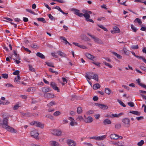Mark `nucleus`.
Segmentation results:
<instances>
[{"instance_id":"bb28decb","label":"nucleus","mask_w":146,"mask_h":146,"mask_svg":"<svg viewBox=\"0 0 146 146\" xmlns=\"http://www.w3.org/2000/svg\"><path fill=\"white\" fill-rule=\"evenodd\" d=\"M100 87V85L98 83H96L93 86V88L94 89L96 90L99 88Z\"/></svg>"},{"instance_id":"ddd939ff","label":"nucleus","mask_w":146,"mask_h":146,"mask_svg":"<svg viewBox=\"0 0 146 146\" xmlns=\"http://www.w3.org/2000/svg\"><path fill=\"white\" fill-rule=\"evenodd\" d=\"M120 32V29L117 27H114L113 28V30L111 31V33L113 34L119 33Z\"/></svg>"},{"instance_id":"7c9ffc66","label":"nucleus","mask_w":146,"mask_h":146,"mask_svg":"<svg viewBox=\"0 0 146 146\" xmlns=\"http://www.w3.org/2000/svg\"><path fill=\"white\" fill-rule=\"evenodd\" d=\"M56 104V103L52 101L49 103L48 104H47V106L49 107H50L51 106L55 105Z\"/></svg>"},{"instance_id":"f704fd0d","label":"nucleus","mask_w":146,"mask_h":146,"mask_svg":"<svg viewBox=\"0 0 146 146\" xmlns=\"http://www.w3.org/2000/svg\"><path fill=\"white\" fill-rule=\"evenodd\" d=\"M98 26L100 28L104 30V31H107L108 29L106 28L103 25H98Z\"/></svg>"},{"instance_id":"dca6fc26","label":"nucleus","mask_w":146,"mask_h":146,"mask_svg":"<svg viewBox=\"0 0 146 146\" xmlns=\"http://www.w3.org/2000/svg\"><path fill=\"white\" fill-rule=\"evenodd\" d=\"M118 135L115 134H112L110 135V137L111 139L117 140L118 139Z\"/></svg>"},{"instance_id":"9d476101","label":"nucleus","mask_w":146,"mask_h":146,"mask_svg":"<svg viewBox=\"0 0 146 146\" xmlns=\"http://www.w3.org/2000/svg\"><path fill=\"white\" fill-rule=\"evenodd\" d=\"M68 119L71 122L70 123V125L72 126L74 125H77V123L75 121V120L74 118L72 117H68Z\"/></svg>"},{"instance_id":"0eeeda50","label":"nucleus","mask_w":146,"mask_h":146,"mask_svg":"<svg viewBox=\"0 0 146 146\" xmlns=\"http://www.w3.org/2000/svg\"><path fill=\"white\" fill-rule=\"evenodd\" d=\"M62 133V132L61 131L57 130L56 129H54L52 132V133L54 135L60 136Z\"/></svg>"},{"instance_id":"052dcab7","label":"nucleus","mask_w":146,"mask_h":146,"mask_svg":"<svg viewBox=\"0 0 146 146\" xmlns=\"http://www.w3.org/2000/svg\"><path fill=\"white\" fill-rule=\"evenodd\" d=\"M31 46L33 48H38L37 45L35 44H32L31 45Z\"/></svg>"},{"instance_id":"6e6552de","label":"nucleus","mask_w":146,"mask_h":146,"mask_svg":"<svg viewBox=\"0 0 146 146\" xmlns=\"http://www.w3.org/2000/svg\"><path fill=\"white\" fill-rule=\"evenodd\" d=\"M31 134L32 137L36 139L38 137V133L36 130H33L31 132Z\"/></svg>"},{"instance_id":"09e8293b","label":"nucleus","mask_w":146,"mask_h":146,"mask_svg":"<svg viewBox=\"0 0 146 146\" xmlns=\"http://www.w3.org/2000/svg\"><path fill=\"white\" fill-rule=\"evenodd\" d=\"M2 77L4 78L7 79L8 77V75L7 74H2Z\"/></svg>"},{"instance_id":"ea45409f","label":"nucleus","mask_w":146,"mask_h":146,"mask_svg":"<svg viewBox=\"0 0 146 146\" xmlns=\"http://www.w3.org/2000/svg\"><path fill=\"white\" fill-rule=\"evenodd\" d=\"M121 127V125L119 123H117L115 125V128L117 129H119Z\"/></svg>"},{"instance_id":"774afa93","label":"nucleus","mask_w":146,"mask_h":146,"mask_svg":"<svg viewBox=\"0 0 146 146\" xmlns=\"http://www.w3.org/2000/svg\"><path fill=\"white\" fill-rule=\"evenodd\" d=\"M46 64L48 66H51V67H54L52 65V64L50 63L47 62V63H46Z\"/></svg>"},{"instance_id":"864d4df0","label":"nucleus","mask_w":146,"mask_h":146,"mask_svg":"<svg viewBox=\"0 0 146 146\" xmlns=\"http://www.w3.org/2000/svg\"><path fill=\"white\" fill-rule=\"evenodd\" d=\"M22 48L24 49L26 51L29 52V53H31V51L30 50H29L28 48H25L24 46H23Z\"/></svg>"},{"instance_id":"b1692460","label":"nucleus","mask_w":146,"mask_h":146,"mask_svg":"<svg viewBox=\"0 0 146 146\" xmlns=\"http://www.w3.org/2000/svg\"><path fill=\"white\" fill-rule=\"evenodd\" d=\"M35 123V126L37 127H40L41 128H42L44 127V125L43 124H42L40 122L36 121V123Z\"/></svg>"},{"instance_id":"a211bd4d","label":"nucleus","mask_w":146,"mask_h":146,"mask_svg":"<svg viewBox=\"0 0 146 146\" xmlns=\"http://www.w3.org/2000/svg\"><path fill=\"white\" fill-rule=\"evenodd\" d=\"M57 53L58 55L62 57H66L67 56L66 54L60 51H57Z\"/></svg>"},{"instance_id":"5fc2aeb1","label":"nucleus","mask_w":146,"mask_h":146,"mask_svg":"<svg viewBox=\"0 0 146 146\" xmlns=\"http://www.w3.org/2000/svg\"><path fill=\"white\" fill-rule=\"evenodd\" d=\"M22 115L23 116H25L29 117L30 116V113H22Z\"/></svg>"},{"instance_id":"f3484780","label":"nucleus","mask_w":146,"mask_h":146,"mask_svg":"<svg viewBox=\"0 0 146 146\" xmlns=\"http://www.w3.org/2000/svg\"><path fill=\"white\" fill-rule=\"evenodd\" d=\"M42 90L43 92L46 93L51 91V89L49 87H44L42 88Z\"/></svg>"},{"instance_id":"8fccbe9b","label":"nucleus","mask_w":146,"mask_h":146,"mask_svg":"<svg viewBox=\"0 0 146 146\" xmlns=\"http://www.w3.org/2000/svg\"><path fill=\"white\" fill-rule=\"evenodd\" d=\"M76 119L78 121H81V120L83 119V118L82 116H79Z\"/></svg>"},{"instance_id":"f257e3e1","label":"nucleus","mask_w":146,"mask_h":146,"mask_svg":"<svg viewBox=\"0 0 146 146\" xmlns=\"http://www.w3.org/2000/svg\"><path fill=\"white\" fill-rule=\"evenodd\" d=\"M8 117L4 118L3 120V123H0V124L2 125V127L7 130L9 132L12 133H16L17 131L16 130L8 125Z\"/></svg>"},{"instance_id":"69168bd1","label":"nucleus","mask_w":146,"mask_h":146,"mask_svg":"<svg viewBox=\"0 0 146 146\" xmlns=\"http://www.w3.org/2000/svg\"><path fill=\"white\" fill-rule=\"evenodd\" d=\"M48 17L51 20H53L54 19V17L51 14H49L48 15Z\"/></svg>"},{"instance_id":"aec40b11","label":"nucleus","mask_w":146,"mask_h":146,"mask_svg":"<svg viewBox=\"0 0 146 146\" xmlns=\"http://www.w3.org/2000/svg\"><path fill=\"white\" fill-rule=\"evenodd\" d=\"M106 135H103L101 136L96 137V140L98 141H100L104 139H106Z\"/></svg>"},{"instance_id":"4c0bfd02","label":"nucleus","mask_w":146,"mask_h":146,"mask_svg":"<svg viewBox=\"0 0 146 146\" xmlns=\"http://www.w3.org/2000/svg\"><path fill=\"white\" fill-rule=\"evenodd\" d=\"M103 62L105 65L106 66H108L110 68H112V66L109 63L106 62L105 61H104Z\"/></svg>"},{"instance_id":"4be33fe9","label":"nucleus","mask_w":146,"mask_h":146,"mask_svg":"<svg viewBox=\"0 0 146 146\" xmlns=\"http://www.w3.org/2000/svg\"><path fill=\"white\" fill-rule=\"evenodd\" d=\"M92 73H89L88 74H86L85 75L86 77L88 80H90L91 78L92 77Z\"/></svg>"},{"instance_id":"20e7f679","label":"nucleus","mask_w":146,"mask_h":146,"mask_svg":"<svg viewBox=\"0 0 146 146\" xmlns=\"http://www.w3.org/2000/svg\"><path fill=\"white\" fill-rule=\"evenodd\" d=\"M87 35L90 36L92 38H93L95 42L100 44H103V42L100 39L96 37L95 36L91 35L89 33H88Z\"/></svg>"},{"instance_id":"39448f33","label":"nucleus","mask_w":146,"mask_h":146,"mask_svg":"<svg viewBox=\"0 0 146 146\" xmlns=\"http://www.w3.org/2000/svg\"><path fill=\"white\" fill-rule=\"evenodd\" d=\"M66 143L69 146H76V143L74 140L70 139L67 140Z\"/></svg>"},{"instance_id":"13d9d810","label":"nucleus","mask_w":146,"mask_h":146,"mask_svg":"<svg viewBox=\"0 0 146 146\" xmlns=\"http://www.w3.org/2000/svg\"><path fill=\"white\" fill-rule=\"evenodd\" d=\"M83 144L84 145H87L88 146H93L92 144L90 143H87L86 142H84Z\"/></svg>"},{"instance_id":"c85d7f7f","label":"nucleus","mask_w":146,"mask_h":146,"mask_svg":"<svg viewBox=\"0 0 146 146\" xmlns=\"http://www.w3.org/2000/svg\"><path fill=\"white\" fill-rule=\"evenodd\" d=\"M134 22L135 23L137 22L139 25L141 24L142 22L141 19L138 18H136L134 20Z\"/></svg>"},{"instance_id":"e2e57ef3","label":"nucleus","mask_w":146,"mask_h":146,"mask_svg":"<svg viewBox=\"0 0 146 146\" xmlns=\"http://www.w3.org/2000/svg\"><path fill=\"white\" fill-rule=\"evenodd\" d=\"M29 70L31 71L34 72L35 70L33 68V67L32 66H29Z\"/></svg>"},{"instance_id":"c756f323","label":"nucleus","mask_w":146,"mask_h":146,"mask_svg":"<svg viewBox=\"0 0 146 146\" xmlns=\"http://www.w3.org/2000/svg\"><path fill=\"white\" fill-rule=\"evenodd\" d=\"M112 53L113 54L116 56L117 58L119 59H121L122 58V56L117 54V53L113 52H112Z\"/></svg>"},{"instance_id":"2f4dec72","label":"nucleus","mask_w":146,"mask_h":146,"mask_svg":"<svg viewBox=\"0 0 146 146\" xmlns=\"http://www.w3.org/2000/svg\"><path fill=\"white\" fill-rule=\"evenodd\" d=\"M92 78L97 81H98V76L97 74H94L92 76Z\"/></svg>"},{"instance_id":"cd10ccee","label":"nucleus","mask_w":146,"mask_h":146,"mask_svg":"<svg viewBox=\"0 0 146 146\" xmlns=\"http://www.w3.org/2000/svg\"><path fill=\"white\" fill-rule=\"evenodd\" d=\"M105 92L106 94L109 95L110 94L111 91L109 88H106L105 90Z\"/></svg>"},{"instance_id":"79ce46f5","label":"nucleus","mask_w":146,"mask_h":146,"mask_svg":"<svg viewBox=\"0 0 146 146\" xmlns=\"http://www.w3.org/2000/svg\"><path fill=\"white\" fill-rule=\"evenodd\" d=\"M124 145V143L122 141H120L118 142L117 146H123Z\"/></svg>"},{"instance_id":"72a5a7b5","label":"nucleus","mask_w":146,"mask_h":146,"mask_svg":"<svg viewBox=\"0 0 146 146\" xmlns=\"http://www.w3.org/2000/svg\"><path fill=\"white\" fill-rule=\"evenodd\" d=\"M60 112L59 111H57L54 113L53 115L54 116H57L60 115Z\"/></svg>"},{"instance_id":"5701e85b","label":"nucleus","mask_w":146,"mask_h":146,"mask_svg":"<svg viewBox=\"0 0 146 146\" xmlns=\"http://www.w3.org/2000/svg\"><path fill=\"white\" fill-rule=\"evenodd\" d=\"M36 55L42 59H44L45 58L44 56L40 52H37L36 54Z\"/></svg>"},{"instance_id":"a878e982","label":"nucleus","mask_w":146,"mask_h":146,"mask_svg":"<svg viewBox=\"0 0 146 146\" xmlns=\"http://www.w3.org/2000/svg\"><path fill=\"white\" fill-rule=\"evenodd\" d=\"M103 123L104 125L110 124L111 123L110 120L108 119H106L103 121Z\"/></svg>"},{"instance_id":"2eb2a0df","label":"nucleus","mask_w":146,"mask_h":146,"mask_svg":"<svg viewBox=\"0 0 146 146\" xmlns=\"http://www.w3.org/2000/svg\"><path fill=\"white\" fill-rule=\"evenodd\" d=\"M93 118L90 116H88L87 118L85 119L84 121L86 123H91L93 121Z\"/></svg>"},{"instance_id":"603ef678","label":"nucleus","mask_w":146,"mask_h":146,"mask_svg":"<svg viewBox=\"0 0 146 146\" xmlns=\"http://www.w3.org/2000/svg\"><path fill=\"white\" fill-rule=\"evenodd\" d=\"M26 11L28 12H29L33 14H35V13L33 11H32L31 10L27 9H26Z\"/></svg>"},{"instance_id":"49530a36","label":"nucleus","mask_w":146,"mask_h":146,"mask_svg":"<svg viewBox=\"0 0 146 146\" xmlns=\"http://www.w3.org/2000/svg\"><path fill=\"white\" fill-rule=\"evenodd\" d=\"M124 52L125 54L127 55H128L129 54V52L128 50L126 48H124L123 49Z\"/></svg>"},{"instance_id":"bf43d9fd","label":"nucleus","mask_w":146,"mask_h":146,"mask_svg":"<svg viewBox=\"0 0 146 146\" xmlns=\"http://www.w3.org/2000/svg\"><path fill=\"white\" fill-rule=\"evenodd\" d=\"M139 48L138 46V45H133L131 46V48L132 49H138Z\"/></svg>"},{"instance_id":"423d86ee","label":"nucleus","mask_w":146,"mask_h":146,"mask_svg":"<svg viewBox=\"0 0 146 146\" xmlns=\"http://www.w3.org/2000/svg\"><path fill=\"white\" fill-rule=\"evenodd\" d=\"M50 85L53 89L57 91L58 92H60V90L58 87L57 86V85L56 83L52 82H51Z\"/></svg>"},{"instance_id":"4d7b16f0","label":"nucleus","mask_w":146,"mask_h":146,"mask_svg":"<svg viewBox=\"0 0 146 146\" xmlns=\"http://www.w3.org/2000/svg\"><path fill=\"white\" fill-rule=\"evenodd\" d=\"M14 81L15 82H17V83L18 84H20L21 83V82L17 80V77H16L14 79Z\"/></svg>"},{"instance_id":"a19ab883","label":"nucleus","mask_w":146,"mask_h":146,"mask_svg":"<svg viewBox=\"0 0 146 146\" xmlns=\"http://www.w3.org/2000/svg\"><path fill=\"white\" fill-rule=\"evenodd\" d=\"M53 9H55L58 10L62 13H64V12L60 8L59 6H56L55 7L53 8Z\"/></svg>"},{"instance_id":"0e129e2a","label":"nucleus","mask_w":146,"mask_h":146,"mask_svg":"<svg viewBox=\"0 0 146 146\" xmlns=\"http://www.w3.org/2000/svg\"><path fill=\"white\" fill-rule=\"evenodd\" d=\"M51 55L52 56L55 57V58H58V56L55 55V53L54 52L52 53Z\"/></svg>"},{"instance_id":"338daca9","label":"nucleus","mask_w":146,"mask_h":146,"mask_svg":"<svg viewBox=\"0 0 146 146\" xmlns=\"http://www.w3.org/2000/svg\"><path fill=\"white\" fill-rule=\"evenodd\" d=\"M105 17H101L98 18L97 20L98 21H101L102 19L105 20Z\"/></svg>"},{"instance_id":"7ed1b4c3","label":"nucleus","mask_w":146,"mask_h":146,"mask_svg":"<svg viewBox=\"0 0 146 146\" xmlns=\"http://www.w3.org/2000/svg\"><path fill=\"white\" fill-rule=\"evenodd\" d=\"M122 121L124 126L126 127H129L130 125V120L128 118H123L122 120Z\"/></svg>"},{"instance_id":"e433bc0d","label":"nucleus","mask_w":146,"mask_h":146,"mask_svg":"<svg viewBox=\"0 0 146 146\" xmlns=\"http://www.w3.org/2000/svg\"><path fill=\"white\" fill-rule=\"evenodd\" d=\"M82 111V108L80 107H79L77 109V112L78 113H80Z\"/></svg>"},{"instance_id":"412c9836","label":"nucleus","mask_w":146,"mask_h":146,"mask_svg":"<svg viewBox=\"0 0 146 146\" xmlns=\"http://www.w3.org/2000/svg\"><path fill=\"white\" fill-rule=\"evenodd\" d=\"M73 44L75 45L76 46H77L80 48H83V49H86V46H84L82 45H80L78 43L74 42H73Z\"/></svg>"},{"instance_id":"de8ad7c7","label":"nucleus","mask_w":146,"mask_h":146,"mask_svg":"<svg viewBox=\"0 0 146 146\" xmlns=\"http://www.w3.org/2000/svg\"><path fill=\"white\" fill-rule=\"evenodd\" d=\"M19 74V71L18 70H16L14 72H13V74L15 75H18Z\"/></svg>"},{"instance_id":"393cba45","label":"nucleus","mask_w":146,"mask_h":146,"mask_svg":"<svg viewBox=\"0 0 146 146\" xmlns=\"http://www.w3.org/2000/svg\"><path fill=\"white\" fill-rule=\"evenodd\" d=\"M129 112L137 115H139L141 114L140 112L137 111H130Z\"/></svg>"},{"instance_id":"9b49d317","label":"nucleus","mask_w":146,"mask_h":146,"mask_svg":"<svg viewBox=\"0 0 146 146\" xmlns=\"http://www.w3.org/2000/svg\"><path fill=\"white\" fill-rule=\"evenodd\" d=\"M96 105H98L100 108L103 109L104 110H106L108 108V107L107 106L104 104H98V103H97L96 104Z\"/></svg>"},{"instance_id":"680f3d73","label":"nucleus","mask_w":146,"mask_h":146,"mask_svg":"<svg viewBox=\"0 0 146 146\" xmlns=\"http://www.w3.org/2000/svg\"><path fill=\"white\" fill-rule=\"evenodd\" d=\"M93 99L94 101H96L98 100V98L97 96H94L93 97Z\"/></svg>"},{"instance_id":"c9c22d12","label":"nucleus","mask_w":146,"mask_h":146,"mask_svg":"<svg viewBox=\"0 0 146 146\" xmlns=\"http://www.w3.org/2000/svg\"><path fill=\"white\" fill-rule=\"evenodd\" d=\"M117 102L119 103V104L121 105L123 107H126V105L124 104L123 102H122L120 100H118Z\"/></svg>"},{"instance_id":"f8f14e48","label":"nucleus","mask_w":146,"mask_h":146,"mask_svg":"<svg viewBox=\"0 0 146 146\" xmlns=\"http://www.w3.org/2000/svg\"><path fill=\"white\" fill-rule=\"evenodd\" d=\"M124 114L123 113V112H121L119 113V114H112V116H111L108 115V117H120L121 115H123Z\"/></svg>"},{"instance_id":"473e14b6","label":"nucleus","mask_w":146,"mask_h":146,"mask_svg":"<svg viewBox=\"0 0 146 146\" xmlns=\"http://www.w3.org/2000/svg\"><path fill=\"white\" fill-rule=\"evenodd\" d=\"M37 20L38 21H41L44 23H46V22L45 21L44 19L42 17L38 18L37 19Z\"/></svg>"},{"instance_id":"37998d69","label":"nucleus","mask_w":146,"mask_h":146,"mask_svg":"<svg viewBox=\"0 0 146 146\" xmlns=\"http://www.w3.org/2000/svg\"><path fill=\"white\" fill-rule=\"evenodd\" d=\"M131 27L132 29L133 32H136L137 31V29L136 27H134L133 25H131Z\"/></svg>"},{"instance_id":"a18cd8bd","label":"nucleus","mask_w":146,"mask_h":146,"mask_svg":"<svg viewBox=\"0 0 146 146\" xmlns=\"http://www.w3.org/2000/svg\"><path fill=\"white\" fill-rule=\"evenodd\" d=\"M128 104L129 106L131 107H133L134 106V104L133 102H128Z\"/></svg>"},{"instance_id":"f03ea898","label":"nucleus","mask_w":146,"mask_h":146,"mask_svg":"<svg viewBox=\"0 0 146 146\" xmlns=\"http://www.w3.org/2000/svg\"><path fill=\"white\" fill-rule=\"evenodd\" d=\"M82 12L84 13L83 16L85 18L86 20L87 21H89L93 23H94V21L92 19H90V14H92V12L90 11H87L85 10H82Z\"/></svg>"},{"instance_id":"6ab92c4d","label":"nucleus","mask_w":146,"mask_h":146,"mask_svg":"<svg viewBox=\"0 0 146 146\" xmlns=\"http://www.w3.org/2000/svg\"><path fill=\"white\" fill-rule=\"evenodd\" d=\"M86 56L89 59L92 60H93V59L95 58V57L89 53H87L86 54Z\"/></svg>"},{"instance_id":"4468645a","label":"nucleus","mask_w":146,"mask_h":146,"mask_svg":"<svg viewBox=\"0 0 146 146\" xmlns=\"http://www.w3.org/2000/svg\"><path fill=\"white\" fill-rule=\"evenodd\" d=\"M44 97L48 98H53L54 95L50 93H46L44 94Z\"/></svg>"},{"instance_id":"c03bdc74","label":"nucleus","mask_w":146,"mask_h":146,"mask_svg":"<svg viewBox=\"0 0 146 146\" xmlns=\"http://www.w3.org/2000/svg\"><path fill=\"white\" fill-rule=\"evenodd\" d=\"M72 10H73L74 11L75 14L77 15H78V13H79V10L74 9H72Z\"/></svg>"},{"instance_id":"3c124183","label":"nucleus","mask_w":146,"mask_h":146,"mask_svg":"<svg viewBox=\"0 0 146 146\" xmlns=\"http://www.w3.org/2000/svg\"><path fill=\"white\" fill-rule=\"evenodd\" d=\"M20 107L18 104H17L15 105L13 108V109L14 110H16L18 108Z\"/></svg>"},{"instance_id":"6e6d98bb","label":"nucleus","mask_w":146,"mask_h":146,"mask_svg":"<svg viewBox=\"0 0 146 146\" xmlns=\"http://www.w3.org/2000/svg\"><path fill=\"white\" fill-rule=\"evenodd\" d=\"M94 113V111L92 110H90L88 111L87 113L86 114L87 115H89L90 114H92Z\"/></svg>"},{"instance_id":"1a4fd4ad","label":"nucleus","mask_w":146,"mask_h":146,"mask_svg":"<svg viewBox=\"0 0 146 146\" xmlns=\"http://www.w3.org/2000/svg\"><path fill=\"white\" fill-rule=\"evenodd\" d=\"M49 144L50 146H60V144L58 142L53 140L50 141Z\"/></svg>"},{"instance_id":"58836bf2","label":"nucleus","mask_w":146,"mask_h":146,"mask_svg":"<svg viewBox=\"0 0 146 146\" xmlns=\"http://www.w3.org/2000/svg\"><path fill=\"white\" fill-rule=\"evenodd\" d=\"M144 143V141L143 140H141L140 141L138 142L137 143V145L139 146H142Z\"/></svg>"}]
</instances>
